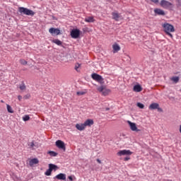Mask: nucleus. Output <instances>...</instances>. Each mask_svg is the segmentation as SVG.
Returning <instances> with one entry per match:
<instances>
[{"label":"nucleus","mask_w":181,"mask_h":181,"mask_svg":"<svg viewBox=\"0 0 181 181\" xmlns=\"http://www.w3.org/2000/svg\"><path fill=\"white\" fill-rule=\"evenodd\" d=\"M127 124H129L132 131H136V132H139V129H138V127H136V124L133 123L131 121H127Z\"/></svg>","instance_id":"1a4fd4ad"},{"label":"nucleus","mask_w":181,"mask_h":181,"mask_svg":"<svg viewBox=\"0 0 181 181\" xmlns=\"http://www.w3.org/2000/svg\"><path fill=\"white\" fill-rule=\"evenodd\" d=\"M49 32L52 35H60V30L59 28H49Z\"/></svg>","instance_id":"9d476101"},{"label":"nucleus","mask_w":181,"mask_h":181,"mask_svg":"<svg viewBox=\"0 0 181 181\" xmlns=\"http://www.w3.org/2000/svg\"><path fill=\"white\" fill-rule=\"evenodd\" d=\"M148 108L149 110H158V111H162V108L159 107V105L156 103H151Z\"/></svg>","instance_id":"0eeeda50"},{"label":"nucleus","mask_w":181,"mask_h":181,"mask_svg":"<svg viewBox=\"0 0 181 181\" xmlns=\"http://www.w3.org/2000/svg\"><path fill=\"white\" fill-rule=\"evenodd\" d=\"M105 88L104 86H100L99 88H98V91H99V93H103Z\"/></svg>","instance_id":"c85d7f7f"},{"label":"nucleus","mask_w":181,"mask_h":181,"mask_svg":"<svg viewBox=\"0 0 181 181\" xmlns=\"http://www.w3.org/2000/svg\"><path fill=\"white\" fill-rule=\"evenodd\" d=\"M18 101H21L22 100V96L21 95H18Z\"/></svg>","instance_id":"c9c22d12"},{"label":"nucleus","mask_w":181,"mask_h":181,"mask_svg":"<svg viewBox=\"0 0 181 181\" xmlns=\"http://www.w3.org/2000/svg\"><path fill=\"white\" fill-rule=\"evenodd\" d=\"M6 107L8 112H10V114H13V110L12 109V107H11L9 105H6Z\"/></svg>","instance_id":"5701e85b"},{"label":"nucleus","mask_w":181,"mask_h":181,"mask_svg":"<svg viewBox=\"0 0 181 181\" xmlns=\"http://www.w3.org/2000/svg\"><path fill=\"white\" fill-rule=\"evenodd\" d=\"M155 13H157V15H165V11L163 10H160L159 8L154 10Z\"/></svg>","instance_id":"6ab92c4d"},{"label":"nucleus","mask_w":181,"mask_h":181,"mask_svg":"<svg viewBox=\"0 0 181 181\" xmlns=\"http://www.w3.org/2000/svg\"><path fill=\"white\" fill-rule=\"evenodd\" d=\"M112 19H114L117 22H118V21H119V19L121 18V16L117 12L112 13Z\"/></svg>","instance_id":"f8f14e48"},{"label":"nucleus","mask_w":181,"mask_h":181,"mask_svg":"<svg viewBox=\"0 0 181 181\" xmlns=\"http://www.w3.org/2000/svg\"><path fill=\"white\" fill-rule=\"evenodd\" d=\"M20 90H21L22 91L26 90V86H25V83H22V84L20 86Z\"/></svg>","instance_id":"bb28decb"},{"label":"nucleus","mask_w":181,"mask_h":181,"mask_svg":"<svg viewBox=\"0 0 181 181\" xmlns=\"http://www.w3.org/2000/svg\"><path fill=\"white\" fill-rule=\"evenodd\" d=\"M48 155H50V156H57V153L54 151H48Z\"/></svg>","instance_id":"393cba45"},{"label":"nucleus","mask_w":181,"mask_h":181,"mask_svg":"<svg viewBox=\"0 0 181 181\" xmlns=\"http://www.w3.org/2000/svg\"><path fill=\"white\" fill-rule=\"evenodd\" d=\"M124 160H125V161L129 160V157H126V158H124Z\"/></svg>","instance_id":"4c0bfd02"},{"label":"nucleus","mask_w":181,"mask_h":181,"mask_svg":"<svg viewBox=\"0 0 181 181\" xmlns=\"http://www.w3.org/2000/svg\"><path fill=\"white\" fill-rule=\"evenodd\" d=\"M29 146H30V148H33V146H35V144L33 142H30L29 144Z\"/></svg>","instance_id":"f704fd0d"},{"label":"nucleus","mask_w":181,"mask_h":181,"mask_svg":"<svg viewBox=\"0 0 181 181\" xmlns=\"http://www.w3.org/2000/svg\"><path fill=\"white\" fill-rule=\"evenodd\" d=\"M91 77L93 80H95V81H98V83H101L102 81H104V78L101 75H98V74H93L91 75Z\"/></svg>","instance_id":"20e7f679"},{"label":"nucleus","mask_w":181,"mask_h":181,"mask_svg":"<svg viewBox=\"0 0 181 181\" xmlns=\"http://www.w3.org/2000/svg\"><path fill=\"white\" fill-rule=\"evenodd\" d=\"M132 152L129 150H121L117 153L118 156H129Z\"/></svg>","instance_id":"7ed1b4c3"},{"label":"nucleus","mask_w":181,"mask_h":181,"mask_svg":"<svg viewBox=\"0 0 181 181\" xmlns=\"http://www.w3.org/2000/svg\"><path fill=\"white\" fill-rule=\"evenodd\" d=\"M97 162H98V163H101V160L97 159Z\"/></svg>","instance_id":"58836bf2"},{"label":"nucleus","mask_w":181,"mask_h":181,"mask_svg":"<svg viewBox=\"0 0 181 181\" xmlns=\"http://www.w3.org/2000/svg\"><path fill=\"white\" fill-rule=\"evenodd\" d=\"M71 36L73 39H78L80 37V30L78 29H74L71 32Z\"/></svg>","instance_id":"39448f33"},{"label":"nucleus","mask_w":181,"mask_h":181,"mask_svg":"<svg viewBox=\"0 0 181 181\" xmlns=\"http://www.w3.org/2000/svg\"><path fill=\"white\" fill-rule=\"evenodd\" d=\"M172 81H174V83H178L179 82V76H173L171 78Z\"/></svg>","instance_id":"b1692460"},{"label":"nucleus","mask_w":181,"mask_h":181,"mask_svg":"<svg viewBox=\"0 0 181 181\" xmlns=\"http://www.w3.org/2000/svg\"><path fill=\"white\" fill-rule=\"evenodd\" d=\"M49 169L52 172L53 170H56L57 169V166L54 164H49Z\"/></svg>","instance_id":"412c9836"},{"label":"nucleus","mask_w":181,"mask_h":181,"mask_svg":"<svg viewBox=\"0 0 181 181\" xmlns=\"http://www.w3.org/2000/svg\"><path fill=\"white\" fill-rule=\"evenodd\" d=\"M162 27L165 33H166V35H168V36H170V37H171L172 39L173 37V35H172V33L175 32V27L168 23H163Z\"/></svg>","instance_id":"f257e3e1"},{"label":"nucleus","mask_w":181,"mask_h":181,"mask_svg":"<svg viewBox=\"0 0 181 181\" xmlns=\"http://www.w3.org/2000/svg\"><path fill=\"white\" fill-rule=\"evenodd\" d=\"M37 163H39V160H37V158H33L29 162L30 166H33V165H37Z\"/></svg>","instance_id":"f3484780"},{"label":"nucleus","mask_w":181,"mask_h":181,"mask_svg":"<svg viewBox=\"0 0 181 181\" xmlns=\"http://www.w3.org/2000/svg\"><path fill=\"white\" fill-rule=\"evenodd\" d=\"M46 176H50L52 175V171L49 170V168L45 172Z\"/></svg>","instance_id":"7c9ffc66"},{"label":"nucleus","mask_w":181,"mask_h":181,"mask_svg":"<svg viewBox=\"0 0 181 181\" xmlns=\"http://www.w3.org/2000/svg\"><path fill=\"white\" fill-rule=\"evenodd\" d=\"M180 132L181 134V125L180 126Z\"/></svg>","instance_id":"ea45409f"},{"label":"nucleus","mask_w":181,"mask_h":181,"mask_svg":"<svg viewBox=\"0 0 181 181\" xmlns=\"http://www.w3.org/2000/svg\"><path fill=\"white\" fill-rule=\"evenodd\" d=\"M52 43H55V45H57V46H62L63 45V42L59 40V39H54L52 40Z\"/></svg>","instance_id":"a211bd4d"},{"label":"nucleus","mask_w":181,"mask_h":181,"mask_svg":"<svg viewBox=\"0 0 181 181\" xmlns=\"http://www.w3.org/2000/svg\"><path fill=\"white\" fill-rule=\"evenodd\" d=\"M80 66H81L80 64H76L75 65V70H76V71H78V69H80Z\"/></svg>","instance_id":"2f4dec72"},{"label":"nucleus","mask_w":181,"mask_h":181,"mask_svg":"<svg viewBox=\"0 0 181 181\" xmlns=\"http://www.w3.org/2000/svg\"><path fill=\"white\" fill-rule=\"evenodd\" d=\"M56 146L59 149H63V151H66V146L64 145V142L61 140H58L56 141Z\"/></svg>","instance_id":"423d86ee"},{"label":"nucleus","mask_w":181,"mask_h":181,"mask_svg":"<svg viewBox=\"0 0 181 181\" xmlns=\"http://www.w3.org/2000/svg\"><path fill=\"white\" fill-rule=\"evenodd\" d=\"M23 121H29L30 119V117H29V115H25L23 117Z\"/></svg>","instance_id":"c756f323"},{"label":"nucleus","mask_w":181,"mask_h":181,"mask_svg":"<svg viewBox=\"0 0 181 181\" xmlns=\"http://www.w3.org/2000/svg\"><path fill=\"white\" fill-rule=\"evenodd\" d=\"M18 12H20V13H23V15H27L28 16H33V15H35V12L25 7H19Z\"/></svg>","instance_id":"f03ea898"},{"label":"nucleus","mask_w":181,"mask_h":181,"mask_svg":"<svg viewBox=\"0 0 181 181\" xmlns=\"http://www.w3.org/2000/svg\"><path fill=\"white\" fill-rule=\"evenodd\" d=\"M54 179H57V180H66V174L64 173H59L56 175Z\"/></svg>","instance_id":"9b49d317"},{"label":"nucleus","mask_w":181,"mask_h":181,"mask_svg":"<svg viewBox=\"0 0 181 181\" xmlns=\"http://www.w3.org/2000/svg\"><path fill=\"white\" fill-rule=\"evenodd\" d=\"M73 177H74V179L76 178L74 176H69L68 177V179H69L71 181H74V179H73Z\"/></svg>","instance_id":"72a5a7b5"},{"label":"nucleus","mask_w":181,"mask_h":181,"mask_svg":"<svg viewBox=\"0 0 181 181\" xmlns=\"http://www.w3.org/2000/svg\"><path fill=\"white\" fill-rule=\"evenodd\" d=\"M151 1H152V2H154V4H156L158 2V0H151Z\"/></svg>","instance_id":"e433bc0d"},{"label":"nucleus","mask_w":181,"mask_h":181,"mask_svg":"<svg viewBox=\"0 0 181 181\" xmlns=\"http://www.w3.org/2000/svg\"><path fill=\"white\" fill-rule=\"evenodd\" d=\"M106 110H107V111H108V110H110V109H109V108H107Z\"/></svg>","instance_id":"a19ab883"},{"label":"nucleus","mask_w":181,"mask_h":181,"mask_svg":"<svg viewBox=\"0 0 181 181\" xmlns=\"http://www.w3.org/2000/svg\"><path fill=\"white\" fill-rule=\"evenodd\" d=\"M76 128L78 129V131H84L86 129V126L84 123L83 124H76Z\"/></svg>","instance_id":"4468645a"},{"label":"nucleus","mask_w":181,"mask_h":181,"mask_svg":"<svg viewBox=\"0 0 181 181\" xmlns=\"http://www.w3.org/2000/svg\"><path fill=\"white\" fill-rule=\"evenodd\" d=\"M83 124L85 125V128L86 127H91V125L94 124V121L91 119H88L86 121H85Z\"/></svg>","instance_id":"ddd939ff"},{"label":"nucleus","mask_w":181,"mask_h":181,"mask_svg":"<svg viewBox=\"0 0 181 181\" xmlns=\"http://www.w3.org/2000/svg\"><path fill=\"white\" fill-rule=\"evenodd\" d=\"M111 93V90L110 89H103V92H102L103 95H108Z\"/></svg>","instance_id":"4be33fe9"},{"label":"nucleus","mask_w":181,"mask_h":181,"mask_svg":"<svg viewBox=\"0 0 181 181\" xmlns=\"http://www.w3.org/2000/svg\"><path fill=\"white\" fill-rule=\"evenodd\" d=\"M21 64H23V66H26L28 64V62L25 59H20Z\"/></svg>","instance_id":"a878e982"},{"label":"nucleus","mask_w":181,"mask_h":181,"mask_svg":"<svg viewBox=\"0 0 181 181\" xmlns=\"http://www.w3.org/2000/svg\"><path fill=\"white\" fill-rule=\"evenodd\" d=\"M160 5L161 6H163V8H172V4H170V2L166 0H162L160 2Z\"/></svg>","instance_id":"6e6552de"},{"label":"nucleus","mask_w":181,"mask_h":181,"mask_svg":"<svg viewBox=\"0 0 181 181\" xmlns=\"http://www.w3.org/2000/svg\"><path fill=\"white\" fill-rule=\"evenodd\" d=\"M84 94H86V92H83V91L77 92V95H84Z\"/></svg>","instance_id":"473e14b6"},{"label":"nucleus","mask_w":181,"mask_h":181,"mask_svg":"<svg viewBox=\"0 0 181 181\" xmlns=\"http://www.w3.org/2000/svg\"><path fill=\"white\" fill-rule=\"evenodd\" d=\"M112 49H113V53H117V52H119L121 50V47L117 43H115L112 45Z\"/></svg>","instance_id":"2eb2a0df"},{"label":"nucleus","mask_w":181,"mask_h":181,"mask_svg":"<svg viewBox=\"0 0 181 181\" xmlns=\"http://www.w3.org/2000/svg\"><path fill=\"white\" fill-rule=\"evenodd\" d=\"M1 103H4V100H1Z\"/></svg>","instance_id":"79ce46f5"},{"label":"nucleus","mask_w":181,"mask_h":181,"mask_svg":"<svg viewBox=\"0 0 181 181\" xmlns=\"http://www.w3.org/2000/svg\"><path fill=\"white\" fill-rule=\"evenodd\" d=\"M133 90L135 91V93H141V91H142V86H141L139 84L135 85Z\"/></svg>","instance_id":"dca6fc26"},{"label":"nucleus","mask_w":181,"mask_h":181,"mask_svg":"<svg viewBox=\"0 0 181 181\" xmlns=\"http://www.w3.org/2000/svg\"><path fill=\"white\" fill-rule=\"evenodd\" d=\"M137 107H139V108H141V110L144 109L145 107V105L141 103H137Z\"/></svg>","instance_id":"cd10ccee"},{"label":"nucleus","mask_w":181,"mask_h":181,"mask_svg":"<svg viewBox=\"0 0 181 181\" xmlns=\"http://www.w3.org/2000/svg\"><path fill=\"white\" fill-rule=\"evenodd\" d=\"M95 19H94V17H87L85 18V22H88V23H93V22H95Z\"/></svg>","instance_id":"aec40b11"}]
</instances>
